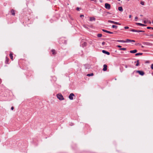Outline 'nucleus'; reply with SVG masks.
<instances>
[{"label":"nucleus","mask_w":153,"mask_h":153,"mask_svg":"<svg viewBox=\"0 0 153 153\" xmlns=\"http://www.w3.org/2000/svg\"><path fill=\"white\" fill-rule=\"evenodd\" d=\"M57 98L60 100H63L64 99L63 96L61 94H58L56 95Z\"/></svg>","instance_id":"f257e3e1"},{"label":"nucleus","mask_w":153,"mask_h":153,"mask_svg":"<svg viewBox=\"0 0 153 153\" xmlns=\"http://www.w3.org/2000/svg\"><path fill=\"white\" fill-rule=\"evenodd\" d=\"M105 8L108 10H109L111 8V5L108 3H105Z\"/></svg>","instance_id":"f03ea898"},{"label":"nucleus","mask_w":153,"mask_h":153,"mask_svg":"<svg viewBox=\"0 0 153 153\" xmlns=\"http://www.w3.org/2000/svg\"><path fill=\"white\" fill-rule=\"evenodd\" d=\"M74 95L73 93L71 94L69 96V98L71 100H72L73 99V97L74 96Z\"/></svg>","instance_id":"7ed1b4c3"},{"label":"nucleus","mask_w":153,"mask_h":153,"mask_svg":"<svg viewBox=\"0 0 153 153\" xmlns=\"http://www.w3.org/2000/svg\"><path fill=\"white\" fill-rule=\"evenodd\" d=\"M136 72L137 73H138L141 76H143L144 74V72L142 71H136Z\"/></svg>","instance_id":"20e7f679"},{"label":"nucleus","mask_w":153,"mask_h":153,"mask_svg":"<svg viewBox=\"0 0 153 153\" xmlns=\"http://www.w3.org/2000/svg\"><path fill=\"white\" fill-rule=\"evenodd\" d=\"M130 30L131 31L135 32H144V31H143V30H135L134 29H131Z\"/></svg>","instance_id":"39448f33"},{"label":"nucleus","mask_w":153,"mask_h":153,"mask_svg":"<svg viewBox=\"0 0 153 153\" xmlns=\"http://www.w3.org/2000/svg\"><path fill=\"white\" fill-rule=\"evenodd\" d=\"M107 69V65H103V70L104 71H106Z\"/></svg>","instance_id":"423d86ee"},{"label":"nucleus","mask_w":153,"mask_h":153,"mask_svg":"<svg viewBox=\"0 0 153 153\" xmlns=\"http://www.w3.org/2000/svg\"><path fill=\"white\" fill-rule=\"evenodd\" d=\"M102 52L104 53H105L108 55H110V53L108 52L107 51L105 50H103L102 51Z\"/></svg>","instance_id":"0eeeda50"},{"label":"nucleus","mask_w":153,"mask_h":153,"mask_svg":"<svg viewBox=\"0 0 153 153\" xmlns=\"http://www.w3.org/2000/svg\"><path fill=\"white\" fill-rule=\"evenodd\" d=\"M136 24L137 25H139L143 26H145L146 25H144V24H141L140 23H136Z\"/></svg>","instance_id":"6e6552de"},{"label":"nucleus","mask_w":153,"mask_h":153,"mask_svg":"<svg viewBox=\"0 0 153 153\" xmlns=\"http://www.w3.org/2000/svg\"><path fill=\"white\" fill-rule=\"evenodd\" d=\"M137 50H134L131 51H130V53H135L137 52Z\"/></svg>","instance_id":"1a4fd4ad"},{"label":"nucleus","mask_w":153,"mask_h":153,"mask_svg":"<svg viewBox=\"0 0 153 153\" xmlns=\"http://www.w3.org/2000/svg\"><path fill=\"white\" fill-rule=\"evenodd\" d=\"M11 12L12 13V15H13V16H14L15 15V11L14 10H13V9H12L11 10Z\"/></svg>","instance_id":"9d476101"},{"label":"nucleus","mask_w":153,"mask_h":153,"mask_svg":"<svg viewBox=\"0 0 153 153\" xmlns=\"http://www.w3.org/2000/svg\"><path fill=\"white\" fill-rule=\"evenodd\" d=\"M118 10L122 12L123 11V9L122 7H119L118 8Z\"/></svg>","instance_id":"9b49d317"},{"label":"nucleus","mask_w":153,"mask_h":153,"mask_svg":"<svg viewBox=\"0 0 153 153\" xmlns=\"http://www.w3.org/2000/svg\"><path fill=\"white\" fill-rule=\"evenodd\" d=\"M10 56L11 58V59L13 60V53H12L11 52L10 54Z\"/></svg>","instance_id":"f8f14e48"},{"label":"nucleus","mask_w":153,"mask_h":153,"mask_svg":"<svg viewBox=\"0 0 153 153\" xmlns=\"http://www.w3.org/2000/svg\"><path fill=\"white\" fill-rule=\"evenodd\" d=\"M95 19L94 17H90V20L91 21L95 20Z\"/></svg>","instance_id":"ddd939ff"},{"label":"nucleus","mask_w":153,"mask_h":153,"mask_svg":"<svg viewBox=\"0 0 153 153\" xmlns=\"http://www.w3.org/2000/svg\"><path fill=\"white\" fill-rule=\"evenodd\" d=\"M131 40L129 39H127L125 41V42H131Z\"/></svg>","instance_id":"4468645a"},{"label":"nucleus","mask_w":153,"mask_h":153,"mask_svg":"<svg viewBox=\"0 0 153 153\" xmlns=\"http://www.w3.org/2000/svg\"><path fill=\"white\" fill-rule=\"evenodd\" d=\"M108 22L114 24H115V22L114 21H112L111 20H108Z\"/></svg>","instance_id":"2eb2a0df"},{"label":"nucleus","mask_w":153,"mask_h":153,"mask_svg":"<svg viewBox=\"0 0 153 153\" xmlns=\"http://www.w3.org/2000/svg\"><path fill=\"white\" fill-rule=\"evenodd\" d=\"M117 41L119 42H123L125 43V41L123 40H117Z\"/></svg>","instance_id":"dca6fc26"},{"label":"nucleus","mask_w":153,"mask_h":153,"mask_svg":"<svg viewBox=\"0 0 153 153\" xmlns=\"http://www.w3.org/2000/svg\"><path fill=\"white\" fill-rule=\"evenodd\" d=\"M51 51L52 52V54L53 55H55L56 54L55 51L53 49Z\"/></svg>","instance_id":"f3484780"},{"label":"nucleus","mask_w":153,"mask_h":153,"mask_svg":"<svg viewBox=\"0 0 153 153\" xmlns=\"http://www.w3.org/2000/svg\"><path fill=\"white\" fill-rule=\"evenodd\" d=\"M120 50L125 51L126 50V48H122L119 49Z\"/></svg>","instance_id":"a211bd4d"},{"label":"nucleus","mask_w":153,"mask_h":153,"mask_svg":"<svg viewBox=\"0 0 153 153\" xmlns=\"http://www.w3.org/2000/svg\"><path fill=\"white\" fill-rule=\"evenodd\" d=\"M143 54L142 53H138L135 54L136 56H138L140 55H142Z\"/></svg>","instance_id":"6ab92c4d"},{"label":"nucleus","mask_w":153,"mask_h":153,"mask_svg":"<svg viewBox=\"0 0 153 153\" xmlns=\"http://www.w3.org/2000/svg\"><path fill=\"white\" fill-rule=\"evenodd\" d=\"M117 26H116V25H113L112 26V27L113 28H117Z\"/></svg>","instance_id":"aec40b11"},{"label":"nucleus","mask_w":153,"mask_h":153,"mask_svg":"<svg viewBox=\"0 0 153 153\" xmlns=\"http://www.w3.org/2000/svg\"><path fill=\"white\" fill-rule=\"evenodd\" d=\"M93 75V73H91L90 74H88L87 75L88 76H92Z\"/></svg>","instance_id":"412c9836"},{"label":"nucleus","mask_w":153,"mask_h":153,"mask_svg":"<svg viewBox=\"0 0 153 153\" xmlns=\"http://www.w3.org/2000/svg\"><path fill=\"white\" fill-rule=\"evenodd\" d=\"M102 36V34H97V36L99 37H101Z\"/></svg>","instance_id":"4be33fe9"},{"label":"nucleus","mask_w":153,"mask_h":153,"mask_svg":"<svg viewBox=\"0 0 153 153\" xmlns=\"http://www.w3.org/2000/svg\"><path fill=\"white\" fill-rule=\"evenodd\" d=\"M140 4H142V5H144V1H141V2H140Z\"/></svg>","instance_id":"5701e85b"},{"label":"nucleus","mask_w":153,"mask_h":153,"mask_svg":"<svg viewBox=\"0 0 153 153\" xmlns=\"http://www.w3.org/2000/svg\"><path fill=\"white\" fill-rule=\"evenodd\" d=\"M147 29H152V30H153V27H147Z\"/></svg>","instance_id":"b1692460"},{"label":"nucleus","mask_w":153,"mask_h":153,"mask_svg":"<svg viewBox=\"0 0 153 153\" xmlns=\"http://www.w3.org/2000/svg\"><path fill=\"white\" fill-rule=\"evenodd\" d=\"M102 30L103 31V32H106V33H108V31L107 30H104V29H102Z\"/></svg>","instance_id":"393cba45"},{"label":"nucleus","mask_w":153,"mask_h":153,"mask_svg":"<svg viewBox=\"0 0 153 153\" xmlns=\"http://www.w3.org/2000/svg\"><path fill=\"white\" fill-rule=\"evenodd\" d=\"M115 24L119 25H121L119 23H118V22H115Z\"/></svg>","instance_id":"a878e982"},{"label":"nucleus","mask_w":153,"mask_h":153,"mask_svg":"<svg viewBox=\"0 0 153 153\" xmlns=\"http://www.w3.org/2000/svg\"><path fill=\"white\" fill-rule=\"evenodd\" d=\"M124 28L126 29H128L129 28V27L128 26H126L124 27Z\"/></svg>","instance_id":"bb28decb"},{"label":"nucleus","mask_w":153,"mask_h":153,"mask_svg":"<svg viewBox=\"0 0 153 153\" xmlns=\"http://www.w3.org/2000/svg\"><path fill=\"white\" fill-rule=\"evenodd\" d=\"M108 33H110V34H112L113 33L112 32H110L109 31H108Z\"/></svg>","instance_id":"cd10ccee"},{"label":"nucleus","mask_w":153,"mask_h":153,"mask_svg":"<svg viewBox=\"0 0 153 153\" xmlns=\"http://www.w3.org/2000/svg\"><path fill=\"white\" fill-rule=\"evenodd\" d=\"M151 68L153 70V64L151 65Z\"/></svg>","instance_id":"c85d7f7f"},{"label":"nucleus","mask_w":153,"mask_h":153,"mask_svg":"<svg viewBox=\"0 0 153 153\" xmlns=\"http://www.w3.org/2000/svg\"><path fill=\"white\" fill-rule=\"evenodd\" d=\"M138 19V17H136L135 18V21H137Z\"/></svg>","instance_id":"c756f323"},{"label":"nucleus","mask_w":153,"mask_h":153,"mask_svg":"<svg viewBox=\"0 0 153 153\" xmlns=\"http://www.w3.org/2000/svg\"><path fill=\"white\" fill-rule=\"evenodd\" d=\"M84 17V15H80V17L82 18V17Z\"/></svg>","instance_id":"7c9ffc66"},{"label":"nucleus","mask_w":153,"mask_h":153,"mask_svg":"<svg viewBox=\"0 0 153 153\" xmlns=\"http://www.w3.org/2000/svg\"><path fill=\"white\" fill-rule=\"evenodd\" d=\"M143 23H144V24H146L147 23V22L145 20L143 21Z\"/></svg>","instance_id":"2f4dec72"},{"label":"nucleus","mask_w":153,"mask_h":153,"mask_svg":"<svg viewBox=\"0 0 153 153\" xmlns=\"http://www.w3.org/2000/svg\"><path fill=\"white\" fill-rule=\"evenodd\" d=\"M139 63H137V64L136 65V66H139Z\"/></svg>","instance_id":"473e14b6"},{"label":"nucleus","mask_w":153,"mask_h":153,"mask_svg":"<svg viewBox=\"0 0 153 153\" xmlns=\"http://www.w3.org/2000/svg\"><path fill=\"white\" fill-rule=\"evenodd\" d=\"M105 42H103L102 43V45H104L105 44Z\"/></svg>","instance_id":"72a5a7b5"},{"label":"nucleus","mask_w":153,"mask_h":153,"mask_svg":"<svg viewBox=\"0 0 153 153\" xmlns=\"http://www.w3.org/2000/svg\"><path fill=\"white\" fill-rule=\"evenodd\" d=\"M117 47L118 48H121V46L119 45H117Z\"/></svg>","instance_id":"f704fd0d"},{"label":"nucleus","mask_w":153,"mask_h":153,"mask_svg":"<svg viewBox=\"0 0 153 153\" xmlns=\"http://www.w3.org/2000/svg\"><path fill=\"white\" fill-rule=\"evenodd\" d=\"M131 42H135V41L134 40H131Z\"/></svg>","instance_id":"c9c22d12"},{"label":"nucleus","mask_w":153,"mask_h":153,"mask_svg":"<svg viewBox=\"0 0 153 153\" xmlns=\"http://www.w3.org/2000/svg\"><path fill=\"white\" fill-rule=\"evenodd\" d=\"M13 109H14V107L13 106L11 108V109L12 110H13Z\"/></svg>","instance_id":"e433bc0d"},{"label":"nucleus","mask_w":153,"mask_h":153,"mask_svg":"<svg viewBox=\"0 0 153 153\" xmlns=\"http://www.w3.org/2000/svg\"><path fill=\"white\" fill-rule=\"evenodd\" d=\"M79 7H77L76 8V10H78V11L79 10Z\"/></svg>","instance_id":"4c0bfd02"},{"label":"nucleus","mask_w":153,"mask_h":153,"mask_svg":"<svg viewBox=\"0 0 153 153\" xmlns=\"http://www.w3.org/2000/svg\"><path fill=\"white\" fill-rule=\"evenodd\" d=\"M131 15H129V18H131Z\"/></svg>","instance_id":"58836bf2"},{"label":"nucleus","mask_w":153,"mask_h":153,"mask_svg":"<svg viewBox=\"0 0 153 153\" xmlns=\"http://www.w3.org/2000/svg\"><path fill=\"white\" fill-rule=\"evenodd\" d=\"M6 59H7V61L9 60L8 58L7 57H6Z\"/></svg>","instance_id":"ea45409f"},{"label":"nucleus","mask_w":153,"mask_h":153,"mask_svg":"<svg viewBox=\"0 0 153 153\" xmlns=\"http://www.w3.org/2000/svg\"><path fill=\"white\" fill-rule=\"evenodd\" d=\"M91 1H94L95 2H96V0H91Z\"/></svg>","instance_id":"a19ab883"},{"label":"nucleus","mask_w":153,"mask_h":153,"mask_svg":"<svg viewBox=\"0 0 153 153\" xmlns=\"http://www.w3.org/2000/svg\"><path fill=\"white\" fill-rule=\"evenodd\" d=\"M150 36H153V34H152V35H151Z\"/></svg>","instance_id":"79ce46f5"},{"label":"nucleus","mask_w":153,"mask_h":153,"mask_svg":"<svg viewBox=\"0 0 153 153\" xmlns=\"http://www.w3.org/2000/svg\"><path fill=\"white\" fill-rule=\"evenodd\" d=\"M137 63H139V60H137Z\"/></svg>","instance_id":"37998d69"},{"label":"nucleus","mask_w":153,"mask_h":153,"mask_svg":"<svg viewBox=\"0 0 153 153\" xmlns=\"http://www.w3.org/2000/svg\"><path fill=\"white\" fill-rule=\"evenodd\" d=\"M149 23L150 24H151V22H149Z\"/></svg>","instance_id":"c03bdc74"},{"label":"nucleus","mask_w":153,"mask_h":153,"mask_svg":"<svg viewBox=\"0 0 153 153\" xmlns=\"http://www.w3.org/2000/svg\"><path fill=\"white\" fill-rule=\"evenodd\" d=\"M140 16H143V15H140Z\"/></svg>","instance_id":"a18cd8bd"},{"label":"nucleus","mask_w":153,"mask_h":153,"mask_svg":"<svg viewBox=\"0 0 153 153\" xmlns=\"http://www.w3.org/2000/svg\"><path fill=\"white\" fill-rule=\"evenodd\" d=\"M108 14H110V13H109L108 12Z\"/></svg>","instance_id":"49530a36"},{"label":"nucleus","mask_w":153,"mask_h":153,"mask_svg":"<svg viewBox=\"0 0 153 153\" xmlns=\"http://www.w3.org/2000/svg\"><path fill=\"white\" fill-rule=\"evenodd\" d=\"M142 47L143 48V46H142Z\"/></svg>","instance_id":"de8ad7c7"},{"label":"nucleus","mask_w":153,"mask_h":153,"mask_svg":"<svg viewBox=\"0 0 153 153\" xmlns=\"http://www.w3.org/2000/svg\"><path fill=\"white\" fill-rule=\"evenodd\" d=\"M126 68H127V66H126Z\"/></svg>","instance_id":"09e8293b"},{"label":"nucleus","mask_w":153,"mask_h":153,"mask_svg":"<svg viewBox=\"0 0 153 153\" xmlns=\"http://www.w3.org/2000/svg\"><path fill=\"white\" fill-rule=\"evenodd\" d=\"M152 23L153 24V21H152Z\"/></svg>","instance_id":"8fccbe9b"},{"label":"nucleus","mask_w":153,"mask_h":153,"mask_svg":"<svg viewBox=\"0 0 153 153\" xmlns=\"http://www.w3.org/2000/svg\"><path fill=\"white\" fill-rule=\"evenodd\" d=\"M118 1H120V0H118Z\"/></svg>","instance_id":"3c124183"}]
</instances>
